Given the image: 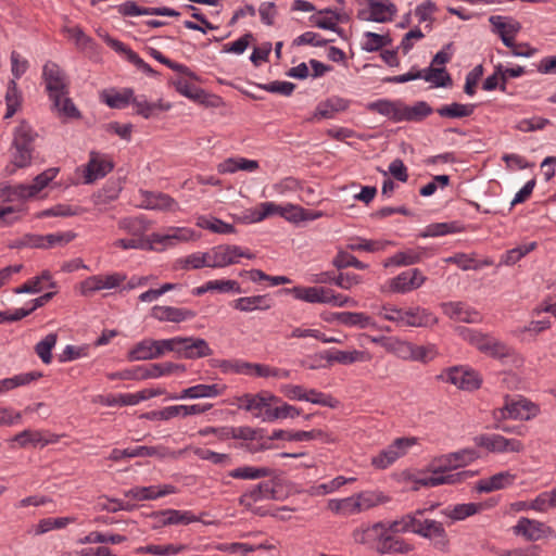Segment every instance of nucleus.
Wrapping results in <instances>:
<instances>
[{
  "instance_id": "nucleus-24",
  "label": "nucleus",
  "mask_w": 556,
  "mask_h": 556,
  "mask_svg": "<svg viewBox=\"0 0 556 556\" xmlns=\"http://www.w3.org/2000/svg\"><path fill=\"white\" fill-rule=\"evenodd\" d=\"M516 476L509 471H501L489 478L481 479L476 484V490L480 493H490L496 490H502L511 485Z\"/></svg>"
},
{
  "instance_id": "nucleus-9",
  "label": "nucleus",
  "mask_w": 556,
  "mask_h": 556,
  "mask_svg": "<svg viewBox=\"0 0 556 556\" xmlns=\"http://www.w3.org/2000/svg\"><path fill=\"white\" fill-rule=\"evenodd\" d=\"M416 443L415 438H397L386 450L372 457L371 465L377 469H386L399 457L406 453V450Z\"/></svg>"
},
{
  "instance_id": "nucleus-15",
  "label": "nucleus",
  "mask_w": 556,
  "mask_h": 556,
  "mask_svg": "<svg viewBox=\"0 0 556 556\" xmlns=\"http://www.w3.org/2000/svg\"><path fill=\"white\" fill-rule=\"evenodd\" d=\"M269 440H288V441H309V440H321L326 443H332L336 441V439L325 432L321 429H313L309 431H294V432H288L286 430H275L269 437Z\"/></svg>"
},
{
  "instance_id": "nucleus-53",
  "label": "nucleus",
  "mask_w": 556,
  "mask_h": 556,
  "mask_svg": "<svg viewBox=\"0 0 556 556\" xmlns=\"http://www.w3.org/2000/svg\"><path fill=\"white\" fill-rule=\"evenodd\" d=\"M420 261V253L414 250H406L395 253L393 256L389 257L384 266L388 267L390 265L395 266H407L416 264Z\"/></svg>"
},
{
  "instance_id": "nucleus-5",
  "label": "nucleus",
  "mask_w": 556,
  "mask_h": 556,
  "mask_svg": "<svg viewBox=\"0 0 556 556\" xmlns=\"http://www.w3.org/2000/svg\"><path fill=\"white\" fill-rule=\"evenodd\" d=\"M130 369L131 372H127L125 375L126 377L131 378V380H147L168 376L177 371L184 372L186 370V366L184 364L165 362L157 364L139 365Z\"/></svg>"
},
{
  "instance_id": "nucleus-64",
  "label": "nucleus",
  "mask_w": 556,
  "mask_h": 556,
  "mask_svg": "<svg viewBox=\"0 0 556 556\" xmlns=\"http://www.w3.org/2000/svg\"><path fill=\"white\" fill-rule=\"evenodd\" d=\"M119 227L132 236H140L148 229V224L143 218H125L119 222Z\"/></svg>"
},
{
  "instance_id": "nucleus-47",
  "label": "nucleus",
  "mask_w": 556,
  "mask_h": 556,
  "mask_svg": "<svg viewBox=\"0 0 556 556\" xmlns=\"http://www.w3.org/2000/svg\"><path fill=\"white\" fill-rule=\"evenodd\" d=\"M213 407L212 404H192V405H175V406H167V416H172V418L176 416H191V415H201L205 412L210 410Z\"/></svg>"
},
{
  "instance_id": "nucleus-23",
  "label": "nucleus",
  "mask_w": 556,
  "mask_h": 556,
  "mask_svg": "<svg viewBox=\"0 0 556 556\" xmlns=\"http://www.w3.org/2000/svg\"><path fill=\"white\" fill-rule=\"evenodd\" d=\"M396 533L387 532L382 538L381 544L376 546L377 553L386 554H408L414 549V545L404 539L395 536Z\"/></svg>"
},
{
  "instance_id": "nucleus-42",
  "label": "nucleus",
  "mask_w": 556,
  "mask_h": 556,
  "mask_svg": "<svg viewBox=\"0 0 556 556\" xmlns=\"http://www.w3.org/2000/svg\"><path fill=\"white\" fill-rule=\"evenodd\" d=\"M192 452L198 458L208 460L220 467H228L232 464L231 456L226 453H217L203 447H193Z\"/></svg>"
},
{
  "instance_id": "nucleus-17",
  "label": "nucleus",
  "mask_w": 556,
  "mask_h": 556,
  "mask_svg": "<svg viewBox=\"0 0 556 556\" xmlns=\"http://www.w3.org/2000/svg\"><path fill=\"white\" fill-rule=\"evenodd\" d=\"M349 104L350 102L346 99L331 97L325 101L319 102L313 116L307 121L314 122L320 118H332L337 113L345 111L349 108Z\"/></svg>"
},
{
  "instance_id": "nucleus-12",
  "label": "nucleus",
  "mask_w": 556,
  "mask_h": 556,
  "mask_svg": "<svg viewBox=\"0 0 556 556\" xmlns=\"http://www.w3.org/2000/svg\"><path fill=\"white\" fill-rule=\"evenodd\" d=\"M416 534L433 542V545L440 551H446L450 540L443 525L433 519H424L420 521Z\"/></svg>"
},
{
  "instance_id": "nucleus-44",
  "label": "nucleus",
  "mask_w": 556,
  "mask_h": 556,
  "mask_svg": "<svg viewBox=\"0 0 556 556\" xmlns=\"http://www.w3.org/2000/svg\"><path fill=\"white\" fill-rule=\"evenodd\" d=\"M421 78L433 83L435 87H447L452 85V78L444 67H433L432 65L421 71Z\"/></svg>"
},
{
  "instance_id": "nucleus-13",
  "label": "nucleus",
  "mask_w": 556,
  "mask_h": 556,
  "mask_svg": "<svg viewBox=\"0 0 556 556\" xmlns=\"http://www.w3.org/2000/svg\"><path fill=\"white\" fill-rule=\"evenodd\" d=\"M114 168L113 162L105 155L91 151L90 157L85 170V182L92 184L96 180L103 178Z\"/></svg>"
},
{
  "instance_id": "nucleus-19",
  "label": "nucleus",
  "mask_w": 556,
  "mask_h": 556,
  "mask_svg": "<svg viewBox=\"0 0 556 556\" xmlns=\"http://www.w3.org/2000/svg\"><path fill=\"white\" fill-rule=\"evenodd\" d=\"M389 530V522L378 521L364 529H357L354 531V540L361 544L376 543V546L381 544L382 538Z\"/></svg>"
},
{
  "instance_id": "nucleus-6",
  "label": "nucleus",
  "mask_w": 556,
  "mask_h": 556,
  "mask_svg": "<svg viewBox=\"0 0 556 556\" xmlns=\"http://www.w3.org/2000/svg\"><path fill=\"white\" fill-rule=\"evenodd\" d=\"M277 491L273 481H264L248 490L239 497V504L252 513L265 516V511L254 504L262 500H276Z\"/></svg>"
},
{
  "instance_id": "nucleus-40",
  "label": "nucleus",
  "mask_w": 556,
  "mask_h": 556,
  "mask_svg": "<svg viewBox=\"0 0 556 556\" xmlns=\"http://www.w3.org/2000/svg\"><path fill=\"white\" fill-rule=\"evenodd\" d=\"M173 84L177 92L195 102L205 103L208 97V94L203 89L190 84L185 79H177Z\"/></svg>"
},
{
  "instance_id": "nucleus-31",
  "label": "nucleus",
  "mask_w": 556,
  "mask_h": 556,
  "mask_svg": "<svg viewBox=\"0 0 556 556\" xmlns=\"http://www.w3.org/2000/svg\"><path fill=\"white\" fill-rule=\"evenodd\" d=\"M188 230L185 228L172 229L168 233L154 232L148 237V241H151V247L162 245L163 248L174 245L177 241L188 240Z\"/></svg>"
},
{
  "instance_id": "nucleus-29",
  "label": "nucleus",
  "mask_w": 556,
  "mask_h": 556,
  "mask_svg": "<svg viewBox=\"0 0 556 556\" xmlns=\"http://www.w3.org/2000/svg\"><path fill=\"white\" fill-rule=\"evenodd\" d=\"M433 113V109L426 101H417L414 105L402 103L401 122H422Z\"/></svg>"
},
{
  "instance_id": "nucleus-59",
  "label": "nucleus",
  "mask_w": 556,
  "mask_h": 556,
  "mask_svg": "<svg viewBox=\"0 0 556 556\" xmlns=\"http://www.w3.org/2000/svg\"><path fill=\"white\" fill-rule=\"evenodd\" d=\"M73 519L68 517H59V518H43L39 521L36 534H43L53 529H62L66 527Z\"/></svg>"
},
{
  "instance_id": "nucleus-54",
  "label": "nucleus",
  "mask_w": 556,
  "mask_h": 556,
  "mask_svg": "<svg viewBox=\"0 0 556 556\" xmlns=\"http://www.w3.org/2000/svg\"><path fill=\"white\" fill-rule=\"evenodd\" d=\"M332 265L338 269H343L346 267H354L357 269H366L368 267L367 264L358 261L354 255H352L345 251L338 252V254L332 260Z\"/></svg>"
},
{
  "instance_id": "nucleus-50",
  "label": "nucleus",
  "mask_w": 556,
  "mask_h": 556,
  "mask_svg": "<svg viewBox=\"0 0 556 556\" xmlns=\"http://www.w3.org/2000/svg\"><path fill=\"white\" fill-rule=\"evenodd\" d=\"M197 225L203 229H208L215 233H232L235 227L215 217L201 216L198 218Z\"/></svg>"
},
{
  "instance_id": "nucleus-33",
  "label": "nucleus",
  "mask_w": 556,
  "mask_h": 556,
  "mask_svg": "<svg viewBox=\"0 0 556 556\" xmlns=\"http://www.w3.org/2000/svg\"><path fill=\"white\" fill-rule=\"evenodd\" d=\"M127 358L130 362L136 361H150L155 359L156 353L154 352V340L144 339L136 343L128 352Z\"/></svg>"
},
{
  "instance_id": "nucleus-36",
  "label": "nucleus",
  "mask_w": 556,
  "mask_h": 556,
  "mask_svg": "<svg viewBox=\"0 0 556 556\" xmlns=\"http://www.w3.org/2000/svg\"><path fill=\"white\" fill-rule=\"evenodd\" d=\"M475 109H476V104H471V103L463 104V103H458V102H453L451 104H446V105H442V106L438 108L437 113L441 117L463 118V117H468V116L472 115V113L475 112Z\"/></svg>"
},
{
  "instance_id": "nucleus-2",
  "label": "nucleus",
  "mask_w": 556,
  "mask_h": 556,
  "mask_svg": "<svg viewBox=\"0 0 556 556\" xmlns=\"http://www.w3.org/2000/svg\"><path fill=\"white\" fill-rule=\"evenodd\" d=\"M42 78L49 99L54 105L60 104V98L68 94V81L64 71L51 61H48L42 68Z\"/></svg>"
},
{
  "instance_id": "nucleus-32",
  "label": "nucleus",
  "mask_w": 556,
  "mask_h": 556,
  "mask_svg": "<svg viewBox=\"0 0 556 556\" xmlns=\"http://www.w3.org/2000/svg\"><path fill=\"white\" fill-rule=\"evenodd\" d=\"M4 99L7 105L4 118L8 119L11 118L21 109L23 101L22 91L18 89L17 83L14 79H11L8 83Z\"/></svg>"
},
{
  "instance_id": "nucleus-20",
  "label": "nucleus",
  "mask_w": 556,
  "mask_h": 556,
  "mask_svg": "<svg viewBox=\"0 0 556 556\" xmlns=\"http://www.w3.org/2000/svg\"><path fill=\"white\" fill-rule=\"evenodd\" d=\"M238 245L222 244L213 248L210 254V267L223 268L231 264H237L236 253H238Z\"/></svg>"
},
{
  "instance_id": "nucleus-58",
  "label": "nucleus",
  "mask_w": 556,
  "mask_h": 556,
  "mask_svg": "<svg viewBox=\"0 0 556 556\" xmlns=\"http://www.w3.org/2000/svg\"><path fill=\"white\" fill-rule=\"evenodd\" d=\"M352 481H355V478L346 479L342 476H339L327 483H321L319 485L314 486L312 494L313 495H326V494L332 493L333 491L338 490L345 483H349Z\"/></svg>"
},
{
  "instance_id": "nucleus-22",
  "label": "nucleus",
  "mask_w": 556,
  "mask_h": 556,
  "mask_svg": "<svg viewBox=\"0 0 556 556\" xmlns=\"http://www.w3.org/2000/svg\"><path fill=\"white\" fill-rule=\"evenodd\" d=\"M402 103V100L379 99L368 103L367 109L370 112L389 118L393 123H401Z\"/></svg>"
},
{
  "instance_id": "nucleus-52",
  "label": "nucleus",
  "mask_w": 556,
  "mask_h": 556,
  "mask_svg": "<svg viewBox=\"0 0 556 556\" xmlns=\"http://www.w3.org/2000/svg\"><path fill=\"white\" fill-rule=\"evenodd\" d=\"M457 222L452 223H434L430 224L426 227L425 231L421 233L422 237H439L447 233H454L460 231Z\"/></svg>"
},
{
  "instance_id": "nucleus-62",
  "label": "nucleus",
  "mask_w": 556,
  "mask_h": 556,
  "mask_svg": "<svg viewBox=\"0 0 556 556\" xmlns=\"http://www.w3.org/2000/svg\"><path fill=\"white\" fill-rule=\"evenodd\" d=\"M74 231L56 232L45 235V249H50L56 245L63 247L76 238Z\"/></svg>"
},
{
  "instance_id": "nucleus-34",
  "label": "nucleus",
  "mask_w": 556,
  "mask_h": 556,
  "mask_svg": "<svg viewBox=\"0 0 556 556\" xmlns=\"http://www.w3.org/2000/svg\"><path fill=\"white\" fill-rule=\"evenodd\" d=\"M240 407L253 412L254 417L262 418L265 409L268 407V402L265 395L262 393L257 394H244L239 399Z\"/></svg>"
},
{
  "instance_id": "nucleus-1",
  "label": "nucleus",
  "mask_w": 556,
  "mask_h": 556,
  "mask_svg": "<svg viewBox=\"0 0 556 556\" xmlns=\"http://www.w3.org/2000/svg\"><path fill=\"white\" fill-rule=\"evenodd\" d=\"M37 137V132L25 121H22L14 128L12 140V161L15 166L23 168L31 163L33 152L35 150V140Z\"/></svg>"
},
{
  "instance_id": "nucleus-8",
  "label": "nucleus",
  "mask_w": 556,
  "mask_h": 556,
  "mask_svg": "<svg viewBox=\"0 0 556 556\" xmlns=\"http://www.w3.org/2000/svg\"><path fill=\"white\" fill-rule=\"evenodd\" d=\"M515 535L522 536L526 541L535 542L554 534V530L542 521L520 517L513 527Z\"/></svg>"
},
{
  "instance_id": "nucleus-56",
  "label": "nucleus",
  "mask_w": 556,
  "mask_h": 556,
  "mask_svg": "<svg viewBox=\"0 0 556 556\" xmlns=\"http://www.w3.org/2000/svg\"><path fill=\"white\" fill-rule=\"evenodd\" d=\"M290 214L288 215V220L293 223L304 222V220H314L323 216L321 212H316L312 210H306L301 206L289 204Z\"/></svg>"
},
{
  "instance_id": "nucleus-27",
  "label": "nucleus",
  "mask_w": 556,
  "mask_h": 556,
  "mask_svg": "<svg viewBox=\"0 0 556 556\" xmlns=\"http://www.w3.org/2000/svg\"><path fill=\"white\" fill-rule=\"evenodd\" d=\"M231 305L237 311L249 313L255 309L267 311L273 306V302L268 294H264L239 298Z\"/></svg>"
},
{
  "instance_id": "nucleus-35",
  "label": "nucleus",
  "mask_w": 556,
  "mask_h": 556,
  "mask_svg": "<svg viewBox=\"0 0 556 556\" xmlns=\"http://www.w3.org/2000/svg\"><path fill=\"white\" fill-rule=\"evenodd\" d=\"M483 508L484 505L482 503L457 504L453 507L446 508L444 510V515L453 521H459L480 513Z\"/></svg>"
},
{
  "instance_id": "nucleus-3",
  "label": "nucleus",
  "mask_w": 556,
  "mask_h": 556,
  "mask_svg": "<svg viewBox=\"0 0 556 556\" xmlns=\"http://www.w3.org/2000/svg\"><path fill=\"white\" fill-rule=\"evenodd\" d=\"M540 413L536 404L527 399L517 401L506 399L505 405L493 410V420L505 421L506 419L529 420Z\"/></svg>"
},
{
  "instance_id": "nucleus-37",
  "label": "nucleus",
  "mask_w": 556,
  "mask_h": 556,
  "mask_svg": "<svg viewBox=\"0 0 556 556\" xmlns=\"http://www.w3.org/2000/svg\"><path fill=\"white\" fill-rule=\"evenodd\" d=\"M301 414V409L288 403H281L280 406L271 407L268 405L262 415L263 421H275L277 419L295 418Z\"/></svg>"
},
{
  "instance_id": "nucleus-18",
  "label": "nucleus",
  "mask_w": 556,
  "mask_h": 556,
  "mask_svg": "<svg viewBox=\"0 0 556 556\" xmlns=\"http://www.w3.org/2000/svg\"><path fill=\"white\" fill-rule=\"evenodd\" d=\"M151 316L160 321L178 324L193 318L195 313L188 308L155 305L151 311Z\"/></svg>"
},
{
  "instance_id": "nucleus-21",
  "label": "nucleus",
  "mask_w": 556,
  "mask_h": 556,
  "mask_svg": "<svg viewBox=\"0 0 556 556\" xmlns=\"http://www.w3.org/2000/svg\"><path fill=\"white\" fill-rule=\"evenodd\" d=\"M142 206L147 210L176 211L177 202L162 192L141 191Z\"/></svg>"
},
{
  "instance_id": "nucleus-48",
  "label": "nucleus",
  "mask_w": 556,
  "mask_h": 556,
  "mask_svg": "<svg viewBox=\"0 0 556 556\" xmlns=\"http://www.w3.org/2000/svg\"><path fill=\"white\" fill-rule=\"evenodd\" d=\"M177 264L182 269H200L203 267H210V254L206 253H192L186 257L179 258Z\"/></svg>"
},
{
  "instance_id": "nucleus-43",
  "label": "nucleus",
  "mask_w": 556,
  "mask_h": 556,
  "mask_svg": "<svg viewBox=\"0 0 556 556\" xmlns=\"http://www.w3.org/2000/svg\"><path fill=\"white\" fill-rule=\"evenodd\" d=\"M166 515L168 516L169 526L177 525H190L192 522L202 521V516H206L207 513L203 511L200 516H195L191 510H178V509H166Z\"/></svg>"
},
{
  "instance_id": "nucleus-41",
  "label": "nucleus",
  "mask_w": 556,
  "mask_h": 556,
  "mask_svg": "<svg viewBox=\"0 0 556 556\" xmlns=\"http://www.w3.org/2000/svg\"><path fill=\"white\" fill-rule=\"evenodd\" d=\"M356 497L359 503L361 513L390 501V497L380 491H364L356 494Z\"/></svg>"
},
{
  "instance_id": "nucleus-60",
  "label": "nucleus",
  "mask_w": 556,
  "mask_h": 556,
  "mask_svg": "<svg viewBox=\"0 0 556 556\" xmlns=\"http://www.w3.org/2000/svg\"><path fill=\"white\" fill-rule=\"evenodd\" d=\"M126 541V536L121 534H111L106 535L100 532H90L85 538L80 539L81 544L87 543H111V544H119Z\"/></svg>"
},
{
  "instance_id": "nucleus-11",
  "label": "nucleus",
  "mask_w": 556,
  "mask_h": 556,
  "mask_svg": "<svg viewBox=\"0 0 556 556\" xmlns=\"http://www.w3.org/2000/svg\"><path fill=\"white\" fill-rule=\"evenodd\" d=\"M59 173V168L51 167L37 175L29 185L20 184L14 186V197L18 199H28L38 194L48 184L53 180Z\"/></svg>"
},
{
  "instance_id": "nucleus-4",
  "label": "nucleus",
  "mask_w": 556,
  "mask_h": 556,
  "mask_svg": "<svg viewBox=\"0 0 556 556\" xmlns=\"http://www.w3.org/2000/svg\"><path fill=\"white\" fill-rule=\"evenodd\" d=\"M437 378L445 380L446 382L466 391L479 389L482 382L480 375L476 370L466 366L450 367Z\"/></svg>"
},
{
  "instance_id": "nucleus-39",
  "label": "nucleus",
  "mask_w": 556,
  "mask_h": 556,
  "mask_svg": "<svg viewBox=\"0 0 556 556\" xmlns=\"http://www.w3.org/2000/svg\"><path fill=\"white\" fill-rule=\"evenodd\" d=\"M333 318L345 326H357L362 329L374 325L372 319L364 313L340 312L334 313Z\"/></svg>"
},
{
  "instance_id": "nucleus-26",
  "label": "nucleus",
  "mask_w": 556,
  "mask_h": 556,
  "mask_svg": "<svg viewBox=\"0 0 556 556\" xmlns=\"http://www.w3.org/2000/svg\"><path fill=\"white\" fill-rule=\"evenodd\" d=\"M446 316L455 321L478 323L480 315L478 312L468 308L460 302H450L442 305Z\"/></svg>"
},
{
  "instance_id": "nucleus-57",
  "label": "nucleus",
  "mask_w": 556,
  "mask_h": 556,
  "mask_svg": "<svg viewBox=\"0 0 556 556\" xmlns=\"http://www.w3.org/2000/svg\"><path fill=\"white\" fill-rule=\"evenodd\" d=\"M468 332V340L470 341L471 344H473L480 352L486 354L491 346H492V343H494L496 341L495 338L489 336V334H484V333H481V332H477V331H471V330H467Z\"/></svg>"
},
{
  "instance_id": "nucleus-46",
  "label": "nucleus",
  "mask_w": 556,
  "mask_h": 556,
  "mask_svg": "<svg viewBox=\"0 0 556 556\" xmlns=\"http://www.w3.org/2000/svg\"><path fill=\"white\" fill-rule=\"evenodd\" d=\"M364 352L362 351H334V352H325L321 355L323 358L327 359L329 363H339V364H353L355 362L363 361Z\"/></svg>"
},
{
  "instance_id": "nucleus-10",
  "label": "nucleus",
  "mask_w": 556,
  "mask_h": 556,
  "mask_svg": "<svg viewBox=\"0 0 556 556\" xmlns=\"http://www.w3.org/2000/svg\"><path fill=\"white\" fill-rule=\"evenodd\" d=\"M213 350L208 343L197 337H179L178 357L186 359H197L211 356Z\"/></svg>"
},
{
  "instance_id": "nucleus-51",
  "label": "nucleus",
  "mask_w": 556,
  "mask_h": 556,
  "mask_svg": "<svg viewBox=\"0 0 556 556\" xmlns=\"http://www.w3.org/2000/svg\"><path fill=\"white\" fill-rule=\"evenodd\" d=\"M58 340L56 333L47 334L41 341L35 346V352L41 358L45 364H50L52 361L51 351L55 346Z\"/></svg>"
},
{
  "instance_id": "nucleus-61",
  "label": "nucleus",
  "mask_w": 556,
  "mask_h": 556,
  "mask_svg": "<svg viewBox=\"0 0 556 556\" xmlns=\"http://www.w3.org/2000/svg\"><path fill=\"white\" fill-rule=\"evenodd\" d=\"M417 282H414L406 271L394 277L390 282L393 292L405 293L416 289Z\"/></svg>"
},
{
  "instance_id": "nucleus-28",
  "label": "nucleus",
  "mask_w": 556,
  "mask_h": 556,
  "mask_svg": "<svg viewBox=\"0 0 556 556\" xmlns=\"http://www.w3.org/2000/svg\"><path fill=\"white\" fill-rule=\"evenodd\" d=\"M260 164L255 160L245 157H228L217 165L219 174H233L238 170L254 172L258 169Z\"/></svg>"
},
{
  "instance_id": "nucleus-63",
  "label": "nucleus",
  "mask_w": 556,
  "mask_h": 556,
  "mask_svg": "<svg viewBox=\"0 0 556 556\" xmlns=\"http://www.w3.org/2000/svg\"><path fill=\"white\" fill-rule=\"evenodd\" d=\"M448 457L455 463L456 468H458L479 458V453L475 448H463L460 451L450 453Z\"/></svg>"
},
{
  "instance_id": "nucleus-45",
  "label": "nucleus",
  "mask_w": 556,
  "mask_h": 556,
  "mask_svg": "<svg viewBox=\"0 0 556 556\" xmlns=\"http://www.w3.org/2000/svg\"><path fill=\"white\" fill-rule=\"evenodd\" d=\"M365 41L362 45V49L367 52H375L381 50L383 47L392 43V38L389 34L380 35L372 31H366L364 34Z\"/></svg>"
},
{
  "instance_id": "nucleus-38",
  "label": "nucleus",
  "mask_w": 556,
  "mask_h": 556,
  "mask_svg": "<svg viewBox=\"0 0 556 556\" xmlns=\"http://www.w3.org/2000/svg\"><path fill=\"white\" fill-rule=\"evenodd\" d=\"M273 470L267 467L243 466L232 469L228 476L233 479L256 480L271 476Z\"/></svg>"
},
{
  "instance_id": "nucleus-7",
  "label": "nucleus",
  "mask_w": 556,
  "mask_h": 556,
  "mask_svg": "<svg viewBox=\"0 0 556 556\" xmlns=\"http://www.w3.org/2000/svg\"><path fill=\"white\" fill-rule=\"evenodd\" d=\"M473 442L490 453H519L523 450L520 440L506 439L501 434H480L473 438Z\"/></svg>"
},
{
  "instance_id": "nucleus-16",
  "label": "nucleus",
  "mask_w": 556,
  "mask_h": 556,
  "mask_svg": "<svg viewBox=\"0 0 556 556\" xmlns=\"http://www.w3.org/2000/svg\"><path fill=\"white\" fill-rule=\"evenodd\" d=\"M167 455V450L162 446H136L134 448H113L109 459L113 462H118L123 458H134V457H165Z\"/></svg>"
},
{
  "instance_id": "nucleus-30",
  "label": "nucleus",
  "mask_w": 556,
  "mask_h": 556,
  "mask_svg": "<svg viewBox=\"0 0 556 556\" xmlns=\"http://www.w3.org/2000/svg\"><path fill=\"white\" fill-rule=\"evenodd\" d=\"M437 317L424 308H412L405 311L402 325L410 327H429L437 324Z\"/></svg>"
},
{
  "instance_id": "nucleus-14",
  "label": "nucleus",
  "mask_w": 556,
  "mask_h": 556,
  "mask_svg": "<svg viewBox=\"0 0 556 556\" xmlns=\"http://www.w3.org/2000/svg\"><path fill=\"white\" fill-rule=\"evenodd\" d=\"M281 293L292 294L296 300L307 303H324L328 304L330 289L323 287H301L285 288L280 290Z\"/></svg>"
},
{
  "instance_id": "nucleus-25",
  "label": "nucleus",
  "mask_w": 556,
  "mask_h": 556,
  "mask_svg": "<svg viewBox=\"0 0 556 556\" xmlns=\"http://www.w3.org/2000/svg\"><path fill=\"white\" fill-rule=\"evenodd\" d=\"M425 509H417L414 513L405 514L399 519L389 522V530L392 533H407L416 534V530L420 526V517L424 515Z\"/></svg>"
},
{
  "instance_id": "nucleus-49",
  "label": "nucleus",
  "mask_w": 556,
  "mask_h": 556,
  "mask_svg": "<svg viewBox=\"0 0 556 556\" xmlns=\"http://www.w3.org/2000/svg\"><path fill=\"white\" fill-rule=\"evenodd\" d=\"M187 549V545L179 544H167V545H154L150 544L147 546H140L136 549V553H148L152 555L166 556V555H177Z\"/></svg>"
},
{
  "instance_id": "nucleus-55",
  "label": "nucleus",
  "mask_w": 556,
  "mask_h": 556,
  "mask_svg": "<svg viewBox=\"0 0 556 556\" xmlns=\"http://www.w3.org/2000/svg\"><path fill=\"white\" fill-rule=\"evenodd\" d=\"M12 440L18 443L21 447H26L28 445L36 446L38 444L45 446L48 444V441L42 439V435L39 431L33 430H24L15 434Z\"/></svg>"
}]
</instances>
